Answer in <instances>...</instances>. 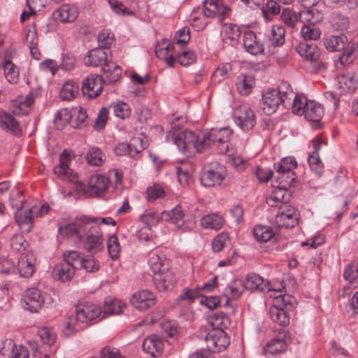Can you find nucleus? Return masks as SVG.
Segmentation results:
<instances>
[{
    "mask_svg": "<svg viewBox=\"0 0 358 358\" xmlns=\"http://www.w3.org/2000/svg\"><path fill=\"white\" fill-rule=\"evenodd\" d=\"M324 114L322 106L315 101H309L306 112L303 113L305 118L308 121L319 122Z\"/></svg>",
    "mask_w": 358,
    "mask_h": 358,
    "instance_id": "34",
    "label": "nucleus"
},
{
    "mask_svg": "<svg viewBox=\"0 0 358 358\" xmlns=\"http://www.w3.org/2000/svg\"><path fill=\"white\" fill-rule=\"evenodd\" d=\"M236 124L243 130L249 131L256 124L255 115L248 106H241L234 113Z\"/></svg>",
    "mask_w": 358,
    "mask_h": 358,
    "instance_id": "13",
    "label": "nucleus"
},
{
    "mask_svg": "<svg viewBox=\"0 0 358 358\" xmlns=\"http://www.w3.org/2000/svg\"><path fill=\"white\" fill-rule=\"evenodd\" d=\"M244 286L245 289L258 292H264L266 288L264 280L256 273H250L247 275Z\"/></svg>",
    "mask_w": 358,
    "mask_h": 358,
    "instance_id": "40",
    "label": "nucleus"
},
{
    "mask_svg": "<svg viewBox=\"0 0 358 358\" xmlns=\"http://www.w3.org/2000/svg\"><path fill=\"white\" fill-rule=\"evenodd\" d=\"M232 131L227 127L211 129L201 137L190 130L175 131L166 135L168 141H171L183 154L191 153L193 150L203 152L212 145L218 146L219 152L224 154L229 150V141Z\"/></svg>",
    "mask_w": 358,
    "mask_h": 358,
    "instance_id": "1",
    "label": "nucleus"
},
{
    "mask_svg": "<svg viewBox=\"0 0 358 358\" xmlns=\"http://www.w3.org/2000/svg\"><path fill=\"white\" fill-rule=\"evenodd\" d=\"M294 96V92L291 85L287 82L282 81L278 89L269 90L263 94L262 109L266 115H270L276 111L280 105L288 108Z\"/></svg>",
    "mask_w": 358,
    "mask_h": 358,
    "instance_id": "2",
    "label": "nucleus"
},
{
    "mask_svg": "<svg viewBox=\"0 0 358 358\" xmlns=\"http://www.w3.org/2000/svg\"><path fill=\"white\" fill-rule=\"evenodd\" d=\"M144 352L152 357L160 356L163 352L164 343L162 338L155 334L147 337L142 345Z\"/></svg>",
    "mask_w": 358,
    "mask_h": 358,
    "instance_id": "26",
    "label": "nucleus"
},
{
    "mask_svg": "<svg viewBox=\"0 0 358 358\" xmlns=\"http://www.w3.org/2000/svg\"><path fill=\"white\" fill-rule=\"evenodd\" d=\"M76 270L73 266L69 265V263H66L64 261L57 264L52 270V275L54 278L57 279L62 282H66L71 280Z\"/></svg>",
    "mask_w": 358,
    "mask_h": 358,
    "instance_id": "30",
    "label": "nucleus"
},
{
    "mask_svg": "<svg viewBox=\"0 0 358 358\" xmlns=\"http://www.w3.org/2000/svg\"><path fill=\"white\" fill-rule=\"evenodd\" d=\"M64 261L73 266L75 270L81 269L84 263L82 254L77 250H69L64 253Z\"/></svg>",
    "mask_w": 358,
    "mask_h": 358,
    "instance_id": "47",
    "label": "nucleus"
},
{
    "mask_svg": "<svg viewBox=\"0 0 358 358\" xmlns=\"http://www.w3.org/2000/svg\"><path fill=\"white\" fill-rule=\"evenodd\" d=\"M79 90L80 86L78 83L68 80L60 90V97L62 100L71 101L77 96Z\"/></svg>",
    "mask_w": 358,
    "mask_h": 358,
    "instance_id": "36",
    "label": "nucleus"
},
{
    "mask_svg": "<svg viewBox=\"0 0 358 358\" xmlns=\"http://www.w3.org/2000/svg\"><path fill=\"white\" fill-rule=\"evenodd\" d=\"M351 44L348 42V38L345 35H331L324 41V45L329 52H338L343 50V52L347 46Z\"/></svg>",
    "mask_w": 358,
    "mask_h": 358,
    "instance_id": "29",
    "label": "nucleus"
},
{
    "mask_svg": "<svg viewBox=\"0 0 358 358\" xmlns=\"http://www.w3.org/2000/svg\"><path fill=\"white\" fill-rule=\"evenodd\" d=\"M76 313L77 321L88 322L100 316L101 310L92 303L85 302L76 306Z\"/></svg>",
    "mask_w": 358,
    "mask_h": 358,
    "instance_id": "15",
    "label": "nucleus"
},
{
    "mask_svg": "<svg viewBox=\"0 0 358 358\" xmlns=\"http://www.w3.org/2000/svg\"><path fill=\"white\" fill-rule=\"evenodd\" d=\"M84 248L90 254L94 255L103 248V238L101 229L98 224L87 225L85 229Z\"/></svg>",
    "mask_w": 358,
    "mask_h": 358,
    "instance_id": "10",
    "label": "nucleus"
},
{
    "mask_svg": "<svg viewBox=\"0 0 358 358\" xmlns=\"http://www.w3.org/2000/svg\"><path fill=\"white\" fill-rule=\"evenodd\" d=\"M254 85L255 79L252 76L241 75L238 77L236 88L241 95H248Z\"/></svg>",
    "mask_w": 358,
    "mask_h": 358,
    "instance_id": "39",
    "label": "nucleus"
},
{
    "mask_svg": "<svg viewBox=\"0 0 358 358\" xmlns=\"http://www.w3.org/2000/svg\"><path fill=\"white\" fill-rule=\"evenodd\" d=\"M102 71L105 74L106 80L108 83L117 82L122 75L121 68L114 64L113 62H108L102 68Z\"/></svg>",
    "mask_w": 358,
    "mask_h": 358,
    "instance_id": "41",
    "label": "nucleus"
},
{
    "mask_svg": "<svg viewBox=\"0 0 358 358\" xmlns=\"http://www.w3.org/2000/svg\"><path fill=\"white\" fill-rule=\"evenodd\" d=\"M36 258L31 251L23 252L19 257L17 269L21 277L29 278L35 271Z\"/></svg>",
    "mask_w": 358,
    "mask_h": 358,
    "instance_id": "16",
    "label": "nucleus"
},
{
    "mask_svg": "<svg viewBox=\"0 0 358 358\" xmlns=\"http://www.w3.org/2000/svg\"><path fill=\"white\" fill-rule=\"evenodd\" d=\"M241 31L238 25L234 24H225L222 30V36L224 41L229 40L231 43H236L241 36Z\"/></svg>",
    "mask_w": 358,
    "mask_h": 358,
    "instance_id": "44",
    "label": "nucleus"
},
{
    "mask_svg": "<svg viewBox=\"0 0 358 358\" xmlns=\"http://www.w3.org/2000/svg\"><path fill=\"white\" fill-rule=\"evenodd\" d=\"M337 87L341 94H351L358 87V79L355 73L348 72L337 77Z\"/></svg>",
    "mask_w": 358,
    "mask_h": 358,
    "instance_id": "19",
    "label": "nucleus"
},
{
    "mask_svg": "<svg viewBox=\"0 0 358 358\" xmlns=\"http://www.w3.org/2000/svg\"><path fill=\"white\" fill-rule=\"evenodd\" d=\"M229 240L228 233L222 232L217 235L212 242V249L215 252H220Z\"/></svg>",
    "mask_w": 358,
    "mask_h": 358,
    "instance_id": "62",
    "label": "nucleus"
},
{
    "mask_svg": "<svg viewBox=\"0 0 358 358\" xmlns=\"http://www.w3.org/2000/svg\"><path fill=\"white\" fill-rule=\"evenodd\" d=\"M71 160L69 152L64 150L59 156V164L54 168V173L64 180L69 179L71 176V170L69 167Z\"/></svg>",
    "mask_w": 358,
    "mask_h": 358,
    "instance_id": "32",
    "label": "nucleus"
},
{
    "mask_svg": "<svg viewBox=\"0 0 358 358\" xmlns=\"http://www.w3.org/2000/svg\"><path fill=\"white\" fill-rule=\"evenodd\" d=\"M15 196L19 199L18 202L11 201V206L16 208L15 218L19 227L22 232L29 233L33 227L34 208H29L25 211L22 210V207L25 203L24 196L20 191H17Z\"/></svg>",
    "mask_w": 358,
    "mask_h": 358,
    "instance_id": "6",
    "label": "nucleus"
},
{
    "mask_svg": "<svg viewBox=\"0 0 358 358\" xmlns=\"http://www.w3.org/2000/svg\"><path fill=\"white\" fill-rule=\"evenodd\" d=\"M148 264L152 271L153 275L159 271H164L170 267L169 260L159 250L151 251L148 254Z\"/></svg>",
    "mask_w": 358,
    "mask_h": 358,
    "instance_id": "20",
    "label": "nucleus"
},
{
    "mask_svg": "<svg viewBox=\"0 0 358 358\" xmlns=\"http://www.w3.org/2000/svg\"><path fill=\"white\" fill-rule=\"evenodd\" d=\"M226 176V167L218 162H212L203 167L200 180L202 185L211 187L221 185Z\"/></svg>",
    "mask_w": 358,
    "mask_h": 358,
    "instance_id": "7",
    "label": "nucleus"
},
{
    "mask_svg": "<svg viewBox=\"0 0 358 358\" xmlns=\"http://www.w3.org/2000/svg\"><path fill=\"white\" fill-rule=\"evenodd\" d=\"M275 169H278L279 171H292L296 167V162L294 157L283 158L280 163L274 164Z\"/></svg>",
    "mask_w": 358,
    "mask_h": 358,
    "instance_id": "61",
    "label": "nucleus"
},
{
    "mask_svg": "<svg viewBox=\"0 0 358 358\" xmlns=\"http://www.w3.org/2000/svg\"><path fill=\"white\" fill-rule=\"evenodd\" d=\"M196 55L192 50L182 51L177 53L176 62L182 66H188L196 62Z\"/></svg>",
    "mask_w": 358,
    "mask_h": 358,
    "instance_id": "58",
    "label": "nucleus"
},
{
    "mask_svg": "<svg viewBox=\"0 0 358 358\" xmlns=\"http://www.w3.org/2000/svg\"><path fill=\"white\" fill-rule=\"evenodd\" d=\"M344 278L350 283L358 282V260L357 266L348 264L345 268L343 273Z\"/></svg>",
    "mask_w": 358,
    "mask_h": 358,
    "instance_id": "63",
    "label": "nucleus"
},
{
    "mask_svg": "<svg viewBox=\"0 0 358 358\" xmlns=\"http://www.w3.org/2000/svg\"><path fill=\"white\" fill-rule=\"evenodd\" d=\"M96 217L88 216L78 217L73 222L59 225V234L65 238L73 240L75 243H80L87 225L91 222H96Z\"/></svg>",
    "mask_w": 358,
    "mask_h": 358,
    "instance_id": "5",
    "label": "nucleus"
},
{
    "mask_svg": "<svg viewBox=\"0 0 358 358\" xmlns=\"http://www.w3.org/2000/svg\"><path fill=\"white\" fill-rule=\"evenodd\" d=\"M296 52L307 60L316 61L320 56V50L314 43L303 41L295 48Z\"/></svg>",
    "mask_w": 358,
    "mask_h": 358,
    "instance_id": "28",
    "label": "nucleus"
},
{
    "mask_svg": "<svg viewBox=\"0 0 358 358\" xmlns=\"http://www.w3.org/2000/svg\"><path fill=\"white\" fill-rule=\"evenodd\" d=\"M103 78L98 74H90L83 80L81 90L90 99L98 97L103 91Z\"/></svg>",
    "mask_w": 358,
    "mask_h": 358,
    "instance_id": "12",
    "label": "nucleus"
},
{
    "mask_svg": "<svg viewBox=\"0 0 358 358\" xmlns=\"http://www.w3.org/2000/svg\"><path fill=\"white\" fill-rule=\"evenodd\" d=\"M79 15L77 6L73 4L64 3L58 8L55 12L57 20L63 23H71L74 22Z\"/></svg>",
    "mask_w": 358,
    "mask_h": 358,
    "instance_id": "23",
    "label": "nucleus"
},
{
    "mask_svg": "<svg viewBox=\"0 0 358 358\" xmlns=\"http://www.w3.org/2000/svg\"><path fill=\"white\" fill-rule=\"evenodd\" d=\"M126 308V303L116 299H107L103 306V313L108 315H118L122 313Z\"/></svg>",
    "mask_w": 358,
    "mask_h": 358,
    "instance_id": "42",
    "label": "nucleus"
},
{
    "mask_svg": "<svg viewBox=\"0 0 358 358\" xmlns=\"http://www.w3.org/2000/svg\"><path fill=\"white\" fill-rule=\"evenodd\" d=\"M285 29L280 25H273L271 29L270 42L273 47H278L285 43Z\"/></svg>",
    "mask_w": 358,
    "mask_h": 358,
    "instance_id": "50",
    "label": "nucleus"
},
{
    "mask_svg": "<svg viewBox=\"0 0 358 358\" xmlns=\"http://www.w3.org/2000/svg\"><path fill=\"white\" fill-rule=\"evenodd\" d=\"M271 319L282 327L287 326L289 323V316L282 307L273 306L269 309Z\"/></svg>",
    "mask_w": 358,
    "mask_h": 358,
    "instance_id": "37",
    "label": "nucleus"
},
{
    "mask_svg": "<svg viewBox=\"0 0 358 358\" xmlns=\"http://www.w3.org/2000/svg\"><path fill=\"white\" fill-rule=\"evenodd\" d=\"M255 239L259 242L266 243L275 236V232L268 226H256L253 231Z\"/></svg>",
    "mask_w": 358,
    "mask_h": 358,
    "instance_id": "46",
    "label": "nucleus"
},
{
    "mask_svg": "<svg viewBox=\"0 0 358 358\" xmlns=\"http://www.w3.org/2000/svg\"><path fill=\"white\" fill-rule=\"evenodd\" d=\"M108 252L113 260H116L119 258L121 247L117 237L115 235L110 236L107 241Z\"/></svg>",
    "mask_w": 358,
    "mask_h": 358,
    "instance_id": "53",
    "label": "nucleus"
},
{
    "mask_svg": "<svg viewBox=\"0 0 358 358\" xmlns=\"http://www.w3.org/2000/svg\"><path fill=\"white\" fill-rule=\"evenodd\" d=\"M156 301L155 294L146 289L137 292L131 299L132 305L141 311H145L152 308L156 304Z\"/></svg>",
    "mask_w": 358,
    "mask_h": 358,
    "instance_id": "14",
    "label": "nucleus"
},
{
    "mask_svg": "<svg viewBox=\"0 0 358 358\" xmlns=\"http://www.w3.org/2000/svg\"><path fill=\"white\" fill-rule=\"evenodd\" d=\"M114 41V36L108 30H103L99 34L98 36V43H99V48L108 49L111 47L112 44Z\"/></svg>",
    "mask_w": 358,
    "mask_h": 358,
    "instance_id": "59",
    "label": "nucleus"
},
{
    "mask_svg": "<svg viewBox=\"0 0 358 358\" xmlns=\"http://www.w3.org/2000/svg\"><path fill=\"white\" fill-rule=\"evenodd\" d=\"M275 172L274 178L278 183V187L280 189L286 190L291 187L294 181V172L292 171H279L278 169H275Z\"/></svg>",
    "mask_w": 358,
    "mask_h": 358,
    "instance_id": "38",
    "label": "nucleus"
},
{
    "mask_svg": "<svg viewBox=\"0 0 358 358\" xmlns=\"http://www.w3.org/2000/svg\"><path fill=\"white\" fill-rule=\"evenodd\" d=\"M38 335L43 342V345L45 346L51 347L56 341V334L52 329L48 327L40 329Z\"/></svg>",
    "mask_w": 358,
    "mask_h": 358,
    "instance_id": "54",
    "label": "nucleus"
},
{
    "mask_svg": "<svg viewBox=\"0 0 358 358\" xmlns=\"http://www.w3.org/2000/svg\"><path fill=\"white\" fill-rule=\"evenodd\" d=\"M155 52L157 57L163 58L169 66L173 67L177 55L176 54V46L174 44L164 39L163 41L157 46Z\"/></svg>",
    "mask_w": 358,
    "mask_h": 358,
    "instance_id": "22",
    "label": "nucleus"
},
{
    "mask_svg": "<svg viewBox=\"0 0 358 358\" xmlns=\"http://www.w3.org/2000/svg\"><path fill=\"white\" fill-rule=\"evenodd\" d=\"M301 34L306 41L307 40L316 41L321 36V30L317 27V24L305 22L301 29Z\"/></svg>",
    "mask_w": 358,
    "mask_h": 358,
    "instance_id": "43",
    "label": "nucleus"
},
{
    "mask_svg": "<svg viewBox=\"0 0 358 358\" xmlns=\"http://www.w3.org/2000/svg\"><path fill=\"white\" fill-rule=\"evenodd\" d=\"M100 358H124L120 350L113 346L106 345L100 352Z\"/></svg>",
    "mask_w": 358,
    "mask_h": 358,
    "instance_id": "64",
    "label": "nucleus"
},
{
    "mask_svg": "<svg viewBox=\"0 0 358 358\" xmlns=\"http://www.w3.org/2000/svg\"><path fill=\"white\" fill-rule=\"evenodd\" d=\"M108 63L107 54L101 48H95L88 52L87 56L85 58V64L87 66H99Z\"/></svg>",
    "mask_w": 358,
    "mask_h": 358,
    "instance_id": "33",
    "label": "nucleus"
},
{
    "mask_svg": "<svg viewBox=\"0 0 358 358\" xmlns=\"http://www.w3.org/2000/svg\"><path fill=\"white\" fill-rule=\"evenodd\" d=\"M153 282L159 291H166L173 287L176 282V277L169 268L153 275Z\"/></svg>",
    "mask_w": 358,
    "mask_h": 358,
    "instance_id": "21",
    "label": "nucleus"
},
{
    "mask_svg": "<svg viewBox=\"0 0 358 358\" xmlns=\"http://www.w3.org/2000/svg\"><path fill=\"white\" fill-rule=\"evenodd\" d=\"M245 286L241 280L231 281L224 289V296L226 298L224 306L229 305L230 299H236L243 293Z\"/></svg>",
    "mask_w": 358,
    "mask_h": 358,
    "instance_id": "31",
    "label": "nucleus"
},
{
    "mask_svg": "<svg viewBox=\"0 0 358 358\" xmlns=\"http://www.w3.org/2000/svg\"><path fill=\"white\" fill-rule=\"evenodd\" d=\"M145 148L142 140L139 138H134L129 144L122 143L115 148V152L118 156L129 155L131 157H136Z\"/></svg>",
    "mask_w": 358,
    "mask_h": 358,
    "instance_id": "18",
    "label": "nucleus"
},
{
    "mask_svg": "<svg viewBox=\"0 0 358 358\" xmlns=\"http://www.w3.org/2000/svg\"><path fill=\"white\" fill-rule=\"evenodd\" d=\"M224 223V218L217 213L206 215L201 219V226L208 229L218 230L222 228Z\"/></svg>",
    "mask_w": 358,
    "mask_h": 358,
    "instance_id": "35",
    "label": "nucleus"
},
{
    "mask_svg": "<svg viewBox=\"0 0 358 358\" xmlns=\"http://www.w3.org/2000/svg\"><path fill=\"white\" fill-rule=\"evenodd\" d=\"M0 127L2 129L9 131L13 136H20L22 129L17 120L7 112L0 113Z\"/></svg>",
    "mask_w": 358,
    "mask_h": 358,
    "instance_id": "25",
    "label": "nucleus"
},
{
    "mask_svg": "<svg viewBox=\"0 0 358 358\" xmlns=\"http://www.w3.org/2000/svg\"><path fill=\"white\" fill-rule=\"evenodd\" d=\"M243 45L251 55H255L264 52L263 43L252 31H247L243 34Z\"/></svg>",
    "mask_w": 358,
    "mask_h": 358,
    "instance_id": "27",
    "label": "nucleus"
},
{
    "mask_svg": "<svg viewBox=\"0 0 358 358\" xmlns=\"http://www.w3.org/2000/svg\"><path fill=\"white\" fill-rule=\"evenodd\" d=\"M3 68L8 82L12 84L17 83L19 79L18 68L10 60L5 61Z\"/></svg>",
    "mask_w": 358,
    "mask_h": 358,
    "instance_id": "49",
    "label": "nucleus"
},
{
    "mask_svg": "<svg viewBox=\"0 0 358 358\" xmlns=\"http://www.w3.org/2000/svg\"><path fill=\"white\" fill-rule=\"evenodd\" d=\"M24 307L32 313L38 312L43 305L51 306L54 303L50 294H42L37 288L28 289L23 296Z\"/></svg>",
    "mask_w": 358,
    "mask_h": 358,
    "instance_id": "8",
    "label": "nucleus"
},
{
    "mask_svg": "<svg viewBox=\"0 0 358 358\" xmlns=\"http://www.w3.org/2000/svg\"><path fill=\"white\" fill-rule=\"evenodd\" d=\"M273 306H278L284 310H292L295 306V299L289 294L279 295L275 296V304Z\"/></svg>",
    "mask_w": 358,
    "mask_h": 358,
    "instance_id": "57",
    "label": "nucleus"
},
{
    "mask_svg": "<svg viewBox=\"0 0 358 358\" xmlns=\"http://www.w3.org/2000/svg\"><path fill=\"white\" fill-rule=\"evenodd\" d=\"M230 8L224 4L222 0H205L203 8H198L190 15V20L192 21L193 27L198 29H203L206 22L201 19V16L213 18L216 16L222 20L225 17L229 16Z\"/></svg>",
    "mask_w": 358,
    "mask_h": 358,
    "instance_id": "3",
    "label": "nucleus"
},
{
    "mask_svg": "<svg viewBox=\"0 0 358 358\" xmlns=\"http://www.w3.org/2000/svg\"><path fill=\"white\" fill-rule=\"evenodd\" d=\"M299 218V213L293 206L282 203L275 222L279 228H292L298 224Z\"/></svg>",
    "mask_w": 358,
    "mask_h": 358,
    "instance_id": "11",
    "label": "nucleus"
},
{
    "mask_svg": "<svg viewBox=\"0 0 358 358\" xmlns=\"http://www.w3.org/2000/svg\"><path fill=\"white\" fill-rule=\"evenodd\" d=\"M216 325L219 329H211L205 336L206 348L209 352L215 353L224 350L229 345L230 341L227 334L221 328H227L230 324L228 316L223 313L215 315Z\"/></svg>",
    "mask_w": 358,
    "mask_h": 358,
    "instance_id": "4",
    "label": "nucleus"
},
{
    "mask_svg": "<svg viewBox=\"0 0 358 358\" xmlns=\"http://www.w3.org/2000/svg\"><path fill=\"white\" fill-rule=\"evenodd\" d=\"M306 22L317 24L323 20V14L316 8H310L302 12Z\"/></svg>",
    "mask_w": 358,
    "mask_h": 358,
    "instance_id": "56",
    "label": "nucleus"
},
{
    "mask_svg": "<svg viewBox=\"0 0 358 358\" xmlns=\"http://www.w3.org/2000/svg\"><path fill=\"white\" fill-rule=\"evenodd\" d=\"M309 101L305 96L294 93L293 99H291L289 108H292L293 113L299 115H303Z\"/></svg>",
    "mask_w": 358,
    "mask_h": 358,
    "instance_id": "45",
    "label": "nucleus"
},
{
    "mask_svg": "<svg viewBox=\"0 0 358 358\" xmlns=\"http://www.w3.org/2000/svg\"><path fill=\"white\" fill-rule=\"evenodd\" d=\"M33 358H50L53 352L50 347L39 345L36 342L30 343Z\"/></svg>",
    "mask_w": 358,
    "mask_h": 358,
    "instance_id": "51",
    "label": "nucleus"
},
{
    "mask_svg": "<svg viewBox=\"0 0 358 358\" xmlns=\"http://www.w3.org/2000/svg\"><path fill=\"white\" fill-rule=\"evenodd\" d=\"M308 162L310 169L317 175L320 176L324 171L323 164L319 157V154L311 152L308 158Z\"/></svg>",
    "mask_w": 358,
    "mask_h": 358,
    "instance_id": "60",
    "label": "nucleus"
},
{
    "mask_svg": "<svg viewBox=\"0 0 358 358\" xmlns=\"http://www.w3.org/2000/svg\"><path fill=\"white\" fill-rule=\"evenodd\" d=\"M167 219L182 232L191 231L196 225L195 217L191 214H187L180 205L167 213Z\"/></svg>",
    "mask_w": 358,
    "mask_h": 358,
    "instance_id": "9",
    "label": "nucleus"
},
{
    "mask_svg": "<svg viewBox=\"0 0 358 358\" xmlns=\"http://www.w3.org/2000/svg\"><path fill=\"white\" fill-rule=\"evenodd\" d=\"M111 106L113 108L115 115L119 118L126 119L131 115V110L129 105L124 101L113 103Z\"/></svg>",
    "mask_w": 358,
    "mask_h": 358,
    "instance_id": "55",
    "label": "nucleus"
},
{
    "mask_svg": "<svg viewBox=\"0 0 358 358\" xmlns=\"http://www.w3.org/2000/svg\"><path fill=\"white\" fill-rule=\"evenodd\" d=\"M109 179L103 175L92 176L89 180L88 193L91 196H98L106 191Z\"/></svg>",
    "mask_w": 358,
    "mask_h": 358,
    "instance_id": "24",
    "label": "nucleus"
},
{
    "mask_svg": "<svg viewBox=\"0 0 358 358\" xmlns=\"http://www.w3.org/2000/svg\"><path fill=\"white\" fill-rule=\"evenodd\" d=\"M88 164L92 166H101L104 161V156L100 149L93 147L90 148L86 155Z\"/></svg>",
    "mask_w": 358,
    "mask_h": 358,
    "instance_id": "52",
    "label": "nucleus"
},
{
    "mask_svg": "<svg viewBox=\"0 0 358 358\" xmlns=\"http://www.w3.org/2000/svg\"><path fill=\"white\" fill-rule=\"evenodd\" d=\"M289 341V333L281 329L278 335L267 343L266 352L271 355L284 352L287 348Z\"/></svg>",
    "mask_w": 358,
    "mask_h": 358,
    "instance_id": "17",
    "label": "nucleus"
},
{
    "mask_svg": "<svg viewBox=\"0 0 358 358\" xmlns=\"http://www.w3.org/2000/svg\"><path fill=\"white\" fill-rule=\"evenodd\" d=\"M301 16L302 12L296 13L288 8L283 9L281 14L282 20L290 28L295 27Z\"/></svg>",
    "mask_w": 358,
    "mask_h": 358,
    "instance_id": "48",
    "label": "nucleus"
}]
</instances>
